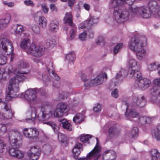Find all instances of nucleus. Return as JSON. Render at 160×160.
<instances>
[{
  "instance_id": "nucleus-1",
  "label": "nucleus",
  "mask_w": 160,
  "mask_h": 160,
  "mask_svg": "<svg viewBox=\"0 0 160 160\" xmlns=\"http://www.w3.org/2000/svg\"><path fill=\"white\" fill-rule=\"evenodd\" d=\"M14 72L18 74L10 79L9 84L6 89L5 100L9 101L18 97L23 98L30 105V108L26 113V122L28 123H33L36 119L39 123L46 124L54 129L55 125L54 122L51 121L45 122L51 118L52 114L51 110L47 112V109L49 107L48 101H44L42 102L40 110L35 107H32V105L34 104L40 102V99L36 95L37 92L39 93L41 95H46V93L45 89L43 88L39 89L37 88H29L25 92L19 94L18 84L26 79V77L22 74H26L27 72H21L19 70L17 71L16 70Z\"/></svg>"
},
{
  "instance_id": "nucleus-2",
  "label": "nucleus",
  "mask_w": 160,
  "mask_h": 160,
  "mask_svg": "<svg viewBox=\"0 0 160 160\" xmlns=\"http://www.w3.org/2000/svg\"><path fill=\"white\" fill-rule=\"evenodd\" d=\"M135 0H111L109 5V9H113V18L118 23L125 22L129 19V9H124L122 4L129 6L133 4Z\"/></svg>"
},
{
  "instance_id": "nucleus-3",
  "label": "nucleus",
  "mask_w": 160,
  "mask_h": 160,
  "mask_svg": "<svg viewBox=\"0 0 160 160\" xmlns=\"http://www.w3.org/2000/svg\"><path fill=\"white\" fill-rule=\"evenodd\" d=\"M22 135L16 129L12 130L9 133V140L12 148L9 149V153L12 157L21 158L24 156L22 152L15 148H19L21 145Z\"/></svg>"
},
{
  "instance_id": "nucleus-4",
  "label": "nucleus",
  "mask_w": 160,
  "mask_h": 160,
  "mask_svg": "<svg viewBox=\"0 0 160 160\" xmlns=\"http://www.w3.org/2000/svg\"><path fill=\"white\" fill-rule=\"evenodd\" d=\"M24 37L21 42L20 47L25 50L28 54H30L36 57L33 59L34 62L36 63H41V59L38 58L41 57L44 53V48L42 46H37L34 43L30 44V39L28 38Z\"/></svg>"
},
{
  "instance_id": "nucleus-5",
  "label": "nucleus",
  "mask_w": 160,
  "mask_h": 160,
  "mask_svg": "<svg viewBox=\"0 0 160 160\" xmlns=\"http://www.w3.org/2000/svg\"><path fill=\"white\" fill-rule=\"evenodd\" d=\"M146 45L147 39L145 36L138 34L131 38L128 46L130 50L136 52L137 58L141 60L146 53V50L143 48V47Z\"/></svg>"
},
{
  "instance_id": "nucleus-6",
  "label": "nucleus",
  "mask_w": 160,
  "mask_h": 160,
  "mask_svg": "<svg viewBox=\"0 0 160 160\" xmlns=\"http://www.w3.org/2000/svg\"><path fill=\"white\" fill-rule=\"evenodd\" d=\"M124 114L127 119L142 124L150 123L153 120L154 118V117H140L136 110L130 109L129 106L127 107Z\"/></svg>"
},
{
  "instance_id": "nucleus-7",
  "label": "nucleus",
  "mask_w": 160,
  "mask_h": 160,
  "mask_svg": "<svg viewBox=\"0 0 160 160\" xmlns=\"http://www.w3.org/2000/svg\"><path fill=\"white\" fill-rule=\"evenodd\" d=\"M148 8L146 6H143L140 7L133 8L130 6L129 8V18L140 17L145 18H148L151 17V15L156 18L152 15V10L150 8Z\"/></svg>"
},
{
  "instance_id": "nucleus-8",
  "label": "nucleus",
  "mask_w": 160,
  "mask_h": 160,
  "mask_svg": "<svg viewBox=\"0 0 160 160\" xmlns=\"http://www.w3.org/2000/svg\"><path fill=\"white\" fill-rule=\"evenodd\" d=\"M45 68L44 69V72L42 74L40 72H38L35 75L36 78L38 79H42L46 82H51L54 79L56 81V82H53V86L55 87L58 88L59 87V82L58 81L60 78L55 72L52 70L50 71L49 69L47 66L45 65Z\"/></svg>"
},
{
  "instance_id": "nucleus-9",
  "label": "nucleus",
  "mask_w": 160,
  "mask_h": 160,
  "mask_svg": "<svg viewBox=\"0 0 160 160\" xmlns=\"http://www.w3.org/2000/svg\"><path fill=\"white\" fill-rule=\"evenodd\" d=\"M13 48L11 41L8 39L6 36L1 35L0 36V51L7 55H11L10 61L13 59Z\"/></svg>"
},
{
  "instance_id": "nucleus-10",
  "label": "nucleus",
  "mask_w": 160,
  "mask_h": 160,
  "mask_svg": "<svg viewBox=\"0 0 160 160\" xmlns=\"http://www.w3.org/2000/svg\"><path fill=\"white\" fill-rule=\"evenodd\" d=\"M104 77H107V75L105 73L99 74L95 78L89 81V80L86 78L87 76L85 74H82L81 76L82 80L84 82V86L85 89H88L90 86L100 84L102 82Z\"/></svg>"
},
{
  "instance_id": "nucleus-11",
  "label": "nucleus",
  "mask_w": 160,
  "mask_h": 160,
  "mask_svg": "<svg viewBox=\"0 0 160 160\" xmlns=\"http://www.w3.org/2000/svg\"><path fill=\"white\" fill-rule=\"evenodd\" d=\"M131 77L134 76L136 80V84L135 87L140 89L144 90L149 87L151 81L147 78H143L142 74L139 70H136L135 72V74L133 75H130Z\"/></svg>"
},
{
  "instance_id": "nucleus-12",
  "label": "nucleus",
  "mask_w": 160,
  "mask_h": 160,
  "mask_svg": "<svg viewBox=\"0 0 160 160\" xmlns=\"http://www.w3.org/2000/svg\"><path fill=\"white\" fill-rule=\"evenodd\" d=\"M13 116L10 104L2 102V99L0 98V119H10Z\"/></svg>"
},
{
  "instance_id": "nucleus-13",
  "label": "nucleus",
  "mask_w": 160,
  "mask_h": 160,
  "mask_svg": "<svg viewBox=\"0 0 160 160\" xmlns=\"http://www.w3.org/2000/svg\"><path fill=\"white\" fill-rule=\"evenodd\" d=\"M50 106L49 105V108L47 109V112H48L50 111H52V115L53 114L54 116L56 118H60L64 116H67L68 114V113L69 111L68 105L65 103L61 102L58 103L56 106L54 112L52 109L48 111Z\"/></svg>"
},
{
  "instance_id": "nucleus-14",
  "label": "nucleus",
  "mask_w": 160,
  "mask_h": 160,
  "mask_svg": "<svg viewBox=\"0 0 160 160\" xmlns=\"http://www.w3.org/2000/svg\"><path fill=\"white\" fill-rule=\"evenodd\" d=\"M97 143L94 148L87 155L86 157L78 158L77 160H89L94 158L93 160H97L100 156L101 147L99 145L98 140L96 138Z\"/></svg>"
},
{
  "instance_id": "nucleus-15",
  "label": "nucleus",
  "mask_w": 160,
  "mask_h": 160,
  "mask_svg": "<svg viewBox=\"0 0 160 160\" xmlns=\"http://www.w3.org/2000/svg\"><path fill=\"white\" fill-rule=\"evenodd\" d=\"M132 100L133 103L132 106H131L130 105H128L127 104H126L125 105L127 107V108L128 106H130V109L134 110L132 107H135L137 106L139 108H142L144 107L146 103V100L144 96L141 95H133L132 97Z\"/></svg>"
},
{
  "instance_id": "nucleus-16",
  "label": "nucleus",
  "mask_w": 160,
  "mask_h": 160,
  "mask_svg": "<svg viewBox=\"0 0 160 160\" xmlns=\"http://www.w3.org/2000/svg\"><path fill=\"white\" fill-rule=\"evenodd\" d=\"M41 153V149L38 146H35L30 148L28 155L32 160H38Z\"/></svg>"
},
{
  "instance_id": "nucleus-17",
  "label": "nucleus",
  "mask_w": 160,
  "mask_h": 160,
  "mask_svg": "<svg viewBox=\"0 0 160 160\" xmlns=\"http://www.w3.org/2000/svg\"><path fill=\"white\" fill-rule=\"evenodd\" d=\"M14 31V34L17 36H19L21 38L24 37L27 38L29 36V33H25L24 32V27L23 25L17 24L14 25L11 28Z\"/></svg>"
},
{
  "instance_id": "nucleus-18",
  "label": "nucleus",
  "mask_w": 160,
  "mask_h": 160,
  "mask_svg": "<svg viewBox=\"0 0 160 160\" xmlns=\"http://www.w3.org/2000/svg\"><path fill=\"white\" fill-rule=\"evenodd\" d=\"M129 72L130 75H133L136 70H139L140 66L138 64L136 60L132 58L130 59L128 61Z\"/></svg>"
},
{
  "instance_id": "nucleus-19",
  "label": "nucleus",
  "mask_w": 160,
  "mask_h": 160,
  "mask_svg": "<svg viewBox=\"0 0 160 160\" xmlns=\"http://www.w3.org/2000/svg\"><path fill=\"white\" fill-rule=\"evenodd\" d=\"M150 93L151 101L154 103H156L158 97L160 96V88L157 86L154 85L151 89Z\"/></svg>"
},
{
  "instance_id": "nucleus-20",
  "label": "nucleus",
  "mask_w": 160,
  "mask_h": 160,
  "mask_svg": "<svg viewBox=\"0 0 160 160\" xmlns=\"http://www.w3.org/2000/svg\"><path fill=\"white\" fill-rule=\"evenodd\" d=\"M11 19L10 15L8 14L4 18L0 19V29L3 30L8 25Z\"/></svg>"
},
{
  "instance_id": "nucleus-21",
  "label": "nucleus",
  "mask_w": 160,
  "mask_h": 160,
  "mask_svg": "<svg viewBox=\"0 0 160 160\" xmlns=\"http://www.w3.org/2000/svg\"><path fill=\"white\" fill-rule=\"evenodd\" d=\"M59 23L56 19L52 20L49 24L50 30L53 32H57L59 28Z\"/></svg>"
},
{
  "instance_id": "nucleus-22",
  "label": "nucleus",
  "mask_w": 160,
  "mask_h": 160,
  "mask_svg": "<svg viewBox=\"0 0 160 160\" xmlns=\"http://www.w3.org/2000/svg\"><path fill=\"white\" fill-rule=\"evenodd\" d=\"M59 122L63 128L68 131L72 130V126L71 123L65 119H62L60 120Z\"/></svg>"
},
{
  "instance_id": "nucleus-23",
  "label": "nucleus",
  "mask_w": 160,
  "mask_h": 160,
  "mask_svg": "<svg viewBox=\"0 0 160 160\" xmlns=\"http://www.w3.org/2000/svg\"><path fill=\"white\" fill-rule=\"evenodd\" d=\"M73 17L71 12H67L64 18V21L65 23H68L69 25L72 27H74L75 25L73 23Z\"/></svg>"
},
{
  "instance_id": "nucleus-24",
  "label": "nucleus",
  "mask_w": 160,
  "mask_h": 160,
  "mask_svg": "<svg viewBox=\"0 0 160 160\" xmlns=\"http://www.w3.org/2000/svg\"><path fill=\"white\" fill-rule=\"evenodd\" d=\"M55 125L54 129L52 127L51 128L53 130L54 132L55 133L58 134V140L62 143H64L66 142V136L65 135L62 133L59 132L58 131V128L56 126L55 123Z\"/></svg>"
},
{
  "instance_id": "nucleus-25",
  "label": "nucleus",
  "mask_w": 160,
  "mask_h": 160,
  "mask_svg": "<svg viewBox=\"0 0 160 160\" xmlns=\"http://www.w3.org/2000/svg\"><path fill=\"white\" fill-rule=\"evenodd\" d=\"M150 154L151 157V160H158L160 159V153L157 149H152L150 151Z\"/></svg>"
},
{
  "instance_id": "nucleus-26",
  "label": "nucleus",
  "mask_w": 160,
  "mask_h": 160,
  "mask_svg": "<svg viewBox=\"0 0 160 160\" xmlns=\"http://www.w3.org/2000/svg\"><path fill=\"white\" fill-rule=\"evenodd\" d=\"M152 134L153 138L158 141H160V123L157 125L156 129L152 131Z\"/></svg>"
},
{
  "instance_id": "nucleus-27",
  "label": "nucleus",
  "mask_w": 160,
  "mask_h": 160,
  "mask_svg": "<svg viewBox=\"0 0 160 160\" xmlns=\"http://www.w3.org/2000/svg\"><path fill=\"white\" fill-rule=\"evenodd\" d=\"M84 116L83 114L80 113L76 114L73 118V121L75 124L81 123L84 121Z\"/></svg>"
},
{
  "instance_id": "nucleus-28",
  "label": "nucleus",
  "mask_w": 160,
  "mask_h": 160,
  "mask_svg": "<svg viewBox=\"0 0 160 160\" xmlns=\"http://www.w3.org/2000/svg\"><path fill=\"white\" fill-rule=\"evenodd\" d=\"M82 145L80 143H77L72 150V152L73 154L76 156L79 155L81 153L82 149Z\"/></svg>"
},
{
  "instance_id": "nucleus-29",
  "label": "nucleus",
  "mask_w": 160,
  "mask_h": 160,
  "mask_svg": "<svg viewBox=\"0 0 160 160\" xmlns=\"http://www.w3.org/2000/svg\"><path fill=\"white\" fill-rule=\"evenodd\" d=\"M160 68V64L158 62H153L148 65L147 69L150 71H153L158 69Z\"/></svg>"
},
{
  "instance_id": "nucleus-30",
  "label": "nucleus",
  "mask_w": 160,
  "mask_h": 160,
  "mask_svg": "<svg viewBox=\"0 0 160 160\" xmlns=\"http://www.w3.org/2000/svg\"><path fill=\"white\" fill-rule=\"evenodd\" d=\"M127 75V71L123 69H121L118 73H117L116 76L113 79L112 81L113 82V80L116 78H117L120 81L122 80V78L126 76Z\"/></svg>"
},
{
  "instance_id": "nucleus-31",
  "label": "nucleus",
  "mask_w": 160,
  "mask_h": 160,
  "mask_svg": "<svg viewBox=\"0 0 160 160\" xmlns=\"http://www.w3.org/2000/svg\"><path fill=\"white\" fill-rule=\"evenodd\" d=\"M38 23L39 26L42 28H45L47 24V21L45 17L41 16L39 17Z\"/></svg>"
},
{
  "instance_id": "nucleus-32",
  "label": "nucleus",
  "mask_w": 160,
  "mask_h": 160,
  "mask_svg": "<svg viewBox=\"0 0 160 160\" xmlns=\"http://www.w3.org/2000/svg\"><path fill=\"white\" fill-rule=\"evenodd\" d=\"M72 28L70 29L69 32V39L71 40L73 39L76 35L77 32V27L76 26L72 27Z\"/></svg>"
},
{
  "instance_id": "nucleus-33",
  "label": "nucleus",
  "mask_w": 160,
  "mask_h": 160,
  "mask_svg": "<svg viewBox=\"0 0 160 160\" xmlns=\"http://www.w3.org/2000/svg\"><path fill=\"white\" fill-rule=\"evenodd\" d=\"M66 59L68 61L73 62L76 59V55L74 51H71L65 56Z\"/></svg>"
},
{
  "instance_id": "nucleus-34",
  "label": "nucleus",
  "mask_w": 160,
  "mask_h": 160,
  "mask_svg": "<svg viewBox=\"0 0 160 160\" xmlns=\"http://www.w3.org/2000/svg\"><path fill=\"white\" fill-rule=\"evenodd\" d=\"M31 128H24L23 130V133L24 136L27 138L31 139V137H32V136L31 133Z\"/></svg>"
},
{
  "instance_id": "nucleus-35",
  "label": "nucleus",
  "mask_w": 160,
  "mask_h": 160,
  "mask_svg": "<svg viewBox=\"0 0 160 160\" xmlns=\"http://www.w3.org/2000/svg\"><path fill=\"white\" fill-rule=\"evenodd\" d=\"M54 40L52 39H48L47 40L45 45L46 48H52L55 45Z\"/></svg>"
},
{
  "instance_id": "nucleus-36",
  "label": "nucleus",
  "mask_w": 160,
  "mask_h": 160,
  "mask_svg": "<svg viewBox=\"0 0 160 160\" xmlns=\"http://www.w3.org/2000/svg\"><path fill=\"white\" fill-rule=\"evenodd\" d=\"M91 138L90 135L82 134L80 136V140L82 143H85L88 142Z\"/></svg>"
},
{
  "instance_id": "nucleus-37",
  "label": "nucleus",
  "mask_w": 160,
  "mask_h": 160,
  "mask_svg": "<svg viewBox=\"0 0 160 160\" xmlns=\"http://www.w3.org/2000/svg\"><path fill=\"white\" fill-rule=\"evenodd\" d=\"M31 128V134L32 137H31V139H36L37 138L39 135V132L38 130L36 128Z\"/></svg>"
},
{
  "instance_id": "nucleus-38",
  "label": "nucleus",
  "mask_w": 160,
  "mask_h": 160,
  "mask_svg": "<svg viewBox=\"0 0 160 160\" xmlns=\"http://www.w3.org/2000/svg\"><path fill=\"white\" fill-rule=\"evenodd\" d=\"M131 134L132 138H137L138 136V128L137 127H134L131 132Z\"/></svg>"
},
{
  "instance_id": "nucleus-39",
  "label": "nucleus",
  "mask_w": 160,
  "mask_h": 160,
  "mask_svg": "<svg viewBox=\"0 0 160 160\" xmlns=\"http://www.w3.org/2000/svg\"><path fill=\"white\" fill-rule=\"evenodd\" d=\"M28 64L25 61H21L18 63V67L20 69H25L28 67Z\"/></svg>"
},
{
  "instance_id": "nucleus-40",
  "label": "nucleus",
  "mask_w": 160,
  "mask_h": 160,
  "mask_svg": "<svg viewBox=\"0 0 160 160\" xmlns=\"http://www.w3.org/2000/svg\"><path fill=\"white\" fill-rule=\"evenodd\" d=\"M111 153L112 154V158L110 159L109 160H115L116 158V154L114 151L112 150H107L105 151L102 155L103 158L108 153Z\"/></svg>"
},
{
  "instance_id": "nucleus-41",
  "label": "nucleus",
  "mask_w": 160,
  "mask_h": 160,
  "mask_svg": "<svg viewBox=\"0 0 160 160\" xmlns=\"http://www.w3.org/2000/svg\"><path fill=\"white\" fill-rule=\"evenodd\" d=\"M118 133V131L115 127H112L108 129V134L110 136L116 135Z\"/></svg>"
},
{
  "instance_id": "nucleus-42",
  "label": "nucleus",
  "mask_w": 160,
  "mask_h": 160,
  "mask_svg": "<svg viewBox=\"0 0 160 160\" xmlns=\"http://www.w3.org/2000/svg\"><path fill=\"white\" fill-rule=\"evenodd\" d=\"M88 27H90V23L87 20L80 23L78 26V28L80 29Z\"/></svg>"
},
{
  "instance_id": "nucleus-43",
  "label": "nucleus",
  "mask_w": 160,
  "mask_h": 160,
  "mask_svg": "<svg viewBox=\"0 0 160 160\" xmlns=\"http://www.w3.org/2000/svg\"><path fill=\"white\" fill-rule=\"evenodd\" d=\"M93 110L96 114L100 113L101 111V105L99 103L95 104L93 107Z\"/></svg>"
},
{
  "instance_id": "nucleus-44",
  "label": "nucleus",
  "mask_w": 160,
  "mask_h": 160,
  "mask_svg": "<svg viewBox=\"0 0 160 160\" xmlns=\"http://www.w3.org/2000/svg\"><path fill=\"white\" fill-rule=\"evenodd\" d=\"M6 144L4 141L0 140V152H4L7 151V149L5 148Z\"/></svg>"
},
{
  "instance_id": "nucleus-45",
  "label": "nucleus",
  "mask_w": 160,
  "mask_h": 160,
  "mask_svg": "<svg viewBox=\"0 0 160 160\" xmlns=\"http://www.w3.org/2000/svg\"><path fill=\"white\" fill-rule=\"evenodd\" d=\"M88 20L89 22L90 27L91 26L97 23L98 22V18H95L94 17L91 18Z\"/></svg>"
},
{
  "instance_id": "nucleus-46",
  "label": "nucleus",
  "mask_w": 160,
  "mask_h": 160,
  "mask_svg": "<svg viewBox=\"0 0 160 160\" xmlns=\"http://www.w3.org/2000/svg\"><path fill=\"white\" fill-rule=\"evenodd\" d=\"M122 46V43L117 44L114 48L113 49V52L115 54L117 53L121 48Z\"/></svg>"
},
{
  "instance_id": "nucleus-47",
  "label": "nucleus",
  "mask_w": 160,
  "mask_h": 160,
  "mask_svg": "<svg viewBox=\"0 0 160 160\" xmlns=\"http://www.w3.org/2000/svg\"><path fill=\"white\" fill-rule=\"evenodd\" d=\"M7 130V128L5 124H0V136L4 134Z\"/></svg>"
},
{
  "instance_id": "nucleus-48",
  "label": "nucleus",
  "mask_w": 160,
  "mask_h": 160,
  "mask_svg": "<svg viewBox=\"0 0 160 160\" xmlns=\"http://www.w3.org/2000/svg\"><path fill=\"white\" fill-rule=\"evenodd\" d=\"M113 78H113L111 80V82L110 85V88L111 89V87H112V88L113 87L117 86L118 85L119 82L120 81L117 78H116L115 79L113 80L112 82V81Z\"/></svg>"
},
{
  "instance_id": "nucleus-49",
  "label": "nucleus",
  "mask_w": 160,
  "mask_h": 160,
  "mask_svg": "<svg viewBox=\"0 0 160 160\" xmlns=\"http://www.w3.org/2000/svg\"><path fill=\"white\" fill-rule=\"evenodd\" d=\"M7 58L3 55L0 56V65L5 64L7 62Z\"/></svg>"
},
{
  "instance_id": "nucleus-50",
  "label": "nucleus",
  "mask_w": 160,
  "mask_h": 160,
  "mask_svg": "<svg viewBox=\"0 0 160 160\" xmlns=\"http://www.w3.org/2000/svg\"><path fill=\"white\" fill-rule=\"evenodd\" d=\"M69 93L67 92H61L59 93V99H64L65 98H67V97L69 95Z\"/></svg>"
},
{
  "instance_id": "nucleus-51",
  "label": "nucleus",
  "mask_w": 160,
  "mask_h": 160,
  "mask_svg": "<svg viewBox=\"0 0 160 160\" xmlns=\"http://www.w3.org/2000/svg\"><path fill=\"white\" fill-rule=\"evenodd\" d=\"M80 102V99L77 97H75L73 99L71 104L72 106L75 107L79 105Z\"/></svg>"
},
{
  "instance_id": "nucleus-52",
  "label": "nucleus",
  "mask_w": 160,
  "mask_h": 160,
  "mask_svg": "<svg viewBox=\"0 0 160 160\" xmlns=\"http://www.w3.org/2000/svg\"><path fill=\"white\" fill-rule=\"evenodd\" d=\"M87 33L86 32L81 33L79 36V38L81 41H85L87 38Z\"/></svg>"
},
{
  "instance_id": "nucleus-53",
  "label": "nucleus",
  "mask_w": 160,
  "mask_h": 160,
  "mask_svg": "<svg viewBox=\"0 0 160 160\" xmlns=\"http://www.w3.org/2000/svg\"><path fill=\"white\" fill-rule=\"evenodd\" d=\"M33 31L36 34H39L40 31V29L39 27L37 25H34L32 28Z\"/></svg>"
},
{
  "instance_id": "nucleus-54",
  "label": "nucleus",
  "mask_w": 160,
  "mask_h": 160,
  "mask_svg": "<svg viewBox=\"0 0 160 160\" xmlns=\"http://www.w3.org/2000/svg\"><path fill=\"white\" fill-rule=\"evenodd\" d=\"M118 90L117 89H115L111 92L112 96L115 98H117L118 97Z\"/></svg>"
},
{
  "instance_id": "nucleus-55",
  "label": "nucleus",
  "mask_w": 160,
  "mask_h": 160,
  "mask_svg": "<svg viewBox=\"0 0 160 160\" xmlns=\"http://www.w3.org/2000/svg\"><path fill=\"white\" fill-rule=\"evenodd\" d=\"M42 9L45 13H47L48 12L49 8L47 7L46 4H42L41 5Z\"/></svg>"
},
{
  "instance_id": "nucleus-56",
  "label": "nucleus",
  "mask_w": 160,
  "mask_h": 160,
  "mask_svg": "<svg viewBox=\"0 0 160 160\" xmlns=\"http://www.w3.org/2000/svg\"><path fill=\"white\" fill-rule=\"evenodd\" d=\"M24 3L27 6H33L34 5L33 2L31 0L25 1H24Z\"/></svg>"
},
{
  "instance_id": "nucleus-57",
  "label": "nucleus",
  "mask_w": 160,
  "mask_h": 160,
  "mask_svg": "<svg viewBox=\"0 0 160 160\" xmlns=\"http://www.w3.org/2000/svg\"><path fill=\"white\" fill-rule=\"evenodd\" d=\"M153 83L154 85L157 86L160 88V78L155 79L153 81Z\"/></svg>"
},
{
  "instance_id": "nucleus-58",
  "label": "nucleus",
  "mask_w": 160,
  "mask_h": 160,
  "mask_svg": "<svg viewBox=\"0 0 160 160\" xmlns=\"http://www.w3.org/2000/svg\"><path fill=\"white\" fill-rule=\"evenodd\" d=\"M3 3L5 5L8 6V7L12 8L13 7L14 5V4L13 2H8L6 1H4L3 2Z\"/></svg>"
},
{
  "instance_id": "nucleus-59",
  "label": "nucleus",
  "mask_w": 160,
  "mask_h": 160,
  "mask_svg": "<svg viewBox=\"0 0 160 160\" xmlns=\"http://www.w3.org/2000/svg\"><path fill=\"white\" fill-rule=\"evenodd\" d=\"M88 36L90 38H92L94 36V33L92 29H90L88 31Z\"/></svg>"
},
{
  "instance_id": "nucleus-60",
  "label": "nucleus",
  "mask_w": 160,
  "mask_h": 160,
  "mask_svg": "<svg viewBox=\"0 0 160 160\" xmlns=\"http://www.w3.org/2000/svg\"><path fill=\"white\" fill-rule=\"evenodd\" d=\"M50 9L52 11H57V9L56 7L54 4H51L50 5Z\"/></svg>"
},
{
  "instance_id": "nucleus-61",
  "label": "nucleus",
  "mask_w": 160,
  "mask_h": 160,
  "mask_svg": "<svg viewBox=\"0 0 160 160\" xmlns=\"http://www.w3.org/2000/svg\"><path fill=\"white\" fill-rule=\"evenodd\" d=\"M83 6L84 9L87 11H89L90 9V5L88 4L84 3L83 4Z\"/></svg>"
},
{
  "instance_id": "nucleus-62",
  "label": "nucleus",
  "mask_w": 160,
  "mask_h": 160,
  "mask_svg": "<svg viewBox=\"0 0 160 160\" xmlns=\"http://www.w3.org/2000/svg\"><path fill=\"white\" fill-rule=\"evenodd\" d=\"M68 5L70 7H72L75 2V0H68Z\"/></svg>"
},
{
  "instance_id": "nucleus-63",
  "label": "nucleus",
  "mask_w": 160,
  "mask_h": 160,
  "mask_svg": "<svg viewBox=\"0 0 160 160\" xmlns=\"http://www.w3.org/2000/svg\"><path fill=\"white\" fill-rule=\"evenodd\" d=\"M102 38L101 37H99L98 39L96 41V42L98 45L100 44L102 42Z\"/></svg>"
},
{
  "instance_id": "nucleus-64",
  "label": "nucleus",
  "mask_w": 160,
  "mask_h": 160,
  "mask_svg": "<svg viewBox=\"0 0 160 160\" xmlns=\"http://www.w3.org/2000/svg\"><path fill=\"white\" fill-rule=\"evenodd\" d=\"M3 71H2L1 69L0 68V79L2 78Z\"/></svg>"
}]
</instances>
